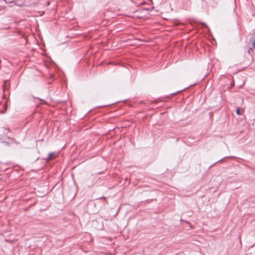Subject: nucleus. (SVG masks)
<instances>
[{"instance_id":"4","label":"nucleus","mask_w":255,"mask_h":255,"mask_svg":"<svg viewBox=\"0 0 255 255\" xmlns=\"http://www.w3.org/2000/svg\"><path fill=\"white\" fill-rule=\"evenodd\" d=\"M222 160V159L219 160L218 161V162L221 161ZM217 162H218V161H217Z\"/></svg>"},{"instance_id":"1","label":"nucleus","mask_w":255,"mask_h":255,"mask_svg":"<svg viewBox=\"0 0 255 255\" xmlns=\"http://www.w3.org/2000/svg\"><path fill=\"white\" fill-rule=\"evenodd\" d=\"M54 154V153H52V152L49 153L48 154V156L47 157V158L46 159V160L47 161L51 160Z\"/></svg>"},{"instance_id":"2","label":"nucleus","mask_w":255,"mask_h":255,"mask_svg":"<svg viewBox=\"0 0 255 255\" xmlns=\"http://www.w3.org/2000/svg\"><path fill=\"white\" fill-rule=\"evenodd\" d=\"M236 113L237 115H241L242 114L241 113V111H240V110L239 108H238L237 109H236Z\"/></svg>"},{"instance_id":"3","label":"nucleus","mask_w":255,"mask_h":255,"mask_svg":"<svg viewBox=\"0 0 255 255\" xmlns=\"http://www.w3.org/2000/svg\"><path fill=\"white\" fill-rule=\"evenodd\" d=\"M253 47L254 48H255V39L254 40V41L253 42Z\"/></svg>"}]
</instances>
